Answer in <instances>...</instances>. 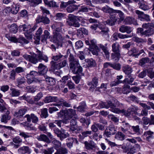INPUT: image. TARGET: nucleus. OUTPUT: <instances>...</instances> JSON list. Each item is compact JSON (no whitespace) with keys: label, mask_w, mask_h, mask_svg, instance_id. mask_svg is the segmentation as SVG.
<instances>
[{"label":"nucleus","mask_w":154,"mask_h":154,"mask_svg":"<svg viewBox=\"0 0 154 154\" xmlns=\"http://www.w3.org/2000/svg\"><path fill=\"white\" fill-rule=\"evenodd\" d=\"M67 55L69 54V58L70 62L69 65L72 72L75 74L81 73L82 71V68L80 66L78 60L75 58L74 56L70 53L69 49L67 50Z\"/></svg>","instance_id":"1"},{"label":"nucleus","mask_w":154,"mask_h":154,"mask_svg":"<svg viewBox=\"0 0 154 154\" xmlns=\"http://www.w3.org/2000/svg\"><path fill=\"white\" fill-rule=\"evenodd\" d=\"M142 27L146 29V30L144 31L142 28L137 29V32L140 34L141 36L149 37L154 34V25L153 24L149 23H143L142 25Z\"/></svg>","instance_id":"2"},{"label":"nucleus","mask_w":154,"mask_h":154,"mask_svg":"<svg viewBox=\"0 0 154 154\" xmlns=\"http://www.w3.org/2000/svg\"><path fill=\"white\" fill-rule=\"evenodd\" d=\"M119 105V102L114 98H112L110 101L99 103L98 107L99 109L106 108L107 109L110 108L109 110L115 113L117 109L116 107L118 106Z\"/></svg>","instance_id":"3"},{"label":"nucleus","mask_w":154,"mask_h":154,"mask_svg":"<svg viewBox=\"0 0 154 154\" xmlns=\"http://www.w3.org/2000/svg\"><path fill=\"white\" fill-rule=\"evenodd\" d=\"M117 109L115 113H122L126 116L131 117L133 116L134 115H137V111L138 108L134 107H129L126 111L124 109L120 110L117 108Z\"/></svg>","instance_id":"4"},{"label":"nucleus","mask_w":154,"mask_h":154,"mask_svg":"<svg viewBox=\"0 0 154 154\" xmlns=\"http://www.w3.org/2000/svg\"><path fill=\"white\" fill-rule=\"evenodd\" d=\"M75 16L72 14H69L68 16L66 23L68 25L70 26L78 28L80 26V24L76 20Z\"/></svg>","instance_id":"5"},{"label":"nucleus","mask_w":154,"mask_h":154,"mask_svg":"<svg viewBox=\"0 0 154 154\" xmlns=\"http://www.w3.org/2000/svg\"><path fill=\"white\" fill-rule=\"evenodd\" d=\"M91 27L92 29L95 30H96L97 28L100 29L101 30V31L100 32V33L102 35H106L108 34V32L109 31L108 28L102 24H94L91 26Z\"/></svg>","instance_id":"6"},{"label":"nucleus","mask_w":154,"mask_h":154,"mask_svg":"<svg viewBox=\"0 0 154 154\" xmlns=\"http://www.w3.org/2000/svg\"><path fill=\"white\" fill-rule=\"evenodd\" d=\"M53 131L57 137H59L61 140L66 138L69 136V134L66 132V130L62 128L60 130L58 128H55Z\"/></svg>","instance_id":"7"},{"label":"nucleus","mask_w":154,"mask_h":154,"mask_svg":"<svg viewBox=\"0 0 154 154\" xmlns=\"http://www.w3.org/2000/svg\"><path fill=\"white\" fill-rule=\"evenodd\" d=\"M20 27L22 28L23 31H25L24 34L25 36L29 39L32 38L31 32L32 30L31 26L29 25H27L25 24L21 26Z\"/></svg>","instance_id":"8"},{"label":"nucleus","mask_w":154,"mask_h":154,"mask_svg":"<svg viewBox=\"0 0 154 154\" xmlns=\"http://www.w3.org/2000/svg\"><path fill=\"white\" fill-rule=\"evenodd\" d=\"M50 64L52 65V68H55L57 69H60L61 68L65 66L67 64V61L66 60L57 64H56L54 61L52 60Z\"/></svg>","instance_id":"9"},{"label":"nucleus","mask_w":154,"mask_h":154,"mask_svg":"<svg viewBox=\"0 0 154 154\" xmlns=\"http://www.w3.org/2000/svg\"><path fill=\"white\" fill-rule=\"evenodd\" d=\"M135 13L138 15V18L140 20H145L147 21H150L149 16L148 15L145 14L143 12L138 10L136 11Z\"/></svg>","instance_id":"10"},{"label":"nucleus","mask_w":154,"mask_h":154,"mask_svg":"<svg viewBox=\"0 0 154 154\" xmlns=\"http://www.w3.org/2000/svg\"><path fill=\"white\" fill-rule=\"evenodd\" d=\"M23 56L27 60L32 63L35 64L38 62V56L35 54H33L32 55H24Z\"/></svg>","instance_id":"11"},{"label":"nucleus","mask_w":154,"mask_h":154,"mask_svg":"<svg viewBox=\"0 0 154 154\" xmlns=\"http://www.w3.org/2000/svg\"><path fill=\"white\" fill-rule=\"evenodd\" d=\"M98 78L94 77L92 79V81L88 83V85H91V87L90 88L89 90H94L98 85Z\"/></svg>","instance_id":"12"},{"label":"nucleus","mask_w":154,"mask_h":154,"mask_svg":"<svg viewBox=\"0 0 154 154\" xmlns=\"http://www.w3.org/2000/svg\"><path fill=\"white\" fill-rule=\"evenodd\" d=\"M124 22L125 24L130 25L133 24L135 25H138L137 21L135 18L131 17H126L125 18Z\"/></svg>","instance_id":"13"},{"label":"nucleus","mask_w":154,"mask_h":154,"mask_svg":"<svg viewBox=\"0 0 154 154\" xmlns=\"http://www.w3.org/2000/svg\"><path fill=\"white\" fill-rule=\"evenodd\" d=\"M85 147L87 150H92L96 147V144L92 140L85 141L84 142Z\"/></svg>","instance_id":"14"},{"label":"nucleus","mask_w":154,"mask_h":154,"mask_svg":"<svg viewBox=\"0 0 154 154\" xmlns=\"http://www.w3.org/2000/svg\"><path fill=\"white\" fill-rule=\"evenodd\" d=\"M53 34V39L54 42L55 43L60 42L64 39L59 32H55Z\"/></svg>","instance_id":"15"},{"label":"nucleus","mask_w":154,"mask_h":154,"mask_svg":"<svg viewBox=\"0 0 154 154\" xmlns=\"http://www.w3.org/2000/svg\"><path fill=\"white\" fill-rule=\"evenodd\" d=\"M132 30L133 29L131 27L124 25L121 26L119 28L120 32L122 33L126 32L128 34L130 33Z\"/></svg>","instance_id":"16"},{"label":"nucleus","mask_w":154,"mask_h":154,"mask_svg":"<svg viewBox=\"0 0 154 154\" xmlns=\"http://www.w3.org/2000/svg\"><path fill=\"white\" fill-rule=\"evenodd\" d=\"M117 20V19L116 16H111L109 19L104 22V24H106L109 26H112L115 24Z\"/></svg>","instance_id":"17"},{"label":"nucleus","mask_w":154,"mask_h":154,"mask_svg":"<svg viewBox=\"0 0 154 154\" xmlns=\"http://www.w3.org/2000/svg\"><path fill=\"white\" fill-rule=\"evenodd\" d=\"M10 111L7 110L5 114L3 115L2 116L1 120V122L5 123H7L8 120H10L11 118V116L10 115Z\"/></svg>","instance_id":"18"},{"label":"nucleus","mask_w":154,"mask_h":154,"mask_svg":"<svg viewBox=\"0 0 154 154\" xmlns=\"http://www.w3.org/2000/svg\"><path fill=\"white\" fill-rule=\"evenodd\" d=\"M154 132L150 131H148L144 132L143 135L146 138V139L148 141H149L153 138V134Z\"/></svg>","instance_id":"19"},{"label":"nucleus","mask_w":154,"mask_h":154,"mask_svg":"<svg viewBox=\"0 0 154 154\" xmlns=\"http://www.w3.org/2000/svg\"><path fill=\"white\" fill-rule=\"evenodd\" d=\"M123 72L127 75L131 74L132 72V69L128 65H125L122 67Z\"/></svg>","instance_id":"20"},{"label":"nucleus","mask_w":154,"mask_h":154,"mask_svg":"<svg viewBox=\"0 0 154 154\" xmlns=\"http://www.w3.org/2000/svg\"><path fill=\"white\" fill-rule=\"evenodd\" d=\"M25 117L26 118L28 122H30L31 119L33 123H35L38 121V118L33 114H31V115H26Z\"/></svg>","instance_id":"21"},{"label":"nucleus","mask_w":154,"mask_h":154,"mask_svg":"<svg viewBox=\"0 0 154 154\" xmlns=\"http://www.w3.org/2000/svg\"><path fill=\"white\" fill-rule=\"evenodd\" d=\"M19 153L21 154H24L26 153H31L30 149L29 147L27 146H23L20 148L18 149Z\"/></svg>","instance_id":"22"},{"label":"nucleus","mask_w":154,"mask_h":154,"mask_svg":"<svg viewBox=\"0 0 154 154\" xmlns=\"http://www.w3.org/2000/svg\"><path fill=\"white\" fill-rule=\"evenodd\" d=\"M47 71L46 66L42 63L39 64V75H44Z\"/></svg>","instance_id":"23"},{"label":"nucleus","mask_w":154,"mask_h":154,"mask_svg":"<svg viewBox=\"0 0 154 154\" xmlns=\"http://www.w3.org/2000/svg\"><path fill=\"white\" fill-rule=\"evenodd\" d=\"M26 111L27 110L26 109H20L15 113L14 116L16 117L20 118L25 114Z\"/></svg>","instance_id":"24"},{"label":"nucleus","mask_w":154,"mask_h":154,"mask_svg":"<svg viewBox=\"0 0 154 154\" xmlns=\"http://www.w3.org/2000/svg\"><path fill=\"white\" fill-rule=\"evenodd\" d=\"M20 7V5L19 4H13L11 8V12L14 14H17L19 11Z\"/></svg>","instance_id":"25"},{"label":"nucleus","mask_w":154,"mask_h":154,"mask_svg":"<svg viewBox=\"0 0 154 154\" xmlns=\"http://www.w3.org/2000/svg\"><path fill=\"white\" fill-rule=\"evenodd\" d=\"M11 8L10 7H7L2 10L0 9V15L2 16H6L8 14L11 12Z\"/></svg>","instance_id":"26"},{"label":"nucleus","mask_w":154,"mask_h":154,"mask_svg":"<svg viewBox=\"0 0 154 154\" xmlns=\"http://www.w3.org/2000/svg\"><path fill=\"white\" fill-rule=\"evenodd\" d=\"M112 51L114 53L120 52V46L118 42L113 43L112 46Z\"/></svg>","instance_id":"27"},{"label":"nucleus","mask_w":154,"mask_h":154,"mask_svg":"<svg viewBox=\"0 0 154 154\" xmlns=\"http://www.w3.org/2000/svg\"><path fill=\"white\" fill-rule=\"evenodd\" d=\"M131 127L128 123L123 122V124L121 127V130L123 132L125 133Z\"/></svg>","instance_id":"28"},{"label":"nucleus","mask_w":154,"mask_h":154,"mask_svg":"<svg viewBox=\"0 0 154 154\" xmlns=\"http://www.w3.org/2000/svg\"><path fill=\"white\" fill-rule=\"evenodd\" d=\"M66 117H68V120L72 118L76 114L75 110L69 109L68 110H66Z\"/></svg>","instance_id":"29"},{"label":"nucleus","mask_w":154,"mask_h":154,"mask_svg":"<svg viewBox=\"0 0 154 154\" xmlns=\"http://www.w3.org/2000/svg\"><path fill=\"white\" fill-rule=\"evenodd\" d=\"M81 130V128L76 125H71L70 127V131L73 133H77Z\"/></svg>","instance_id":"30"},{"label":"nucleus","mask_w":154,"mask_h":154,"mask_svg":"<svg viewBox=\"0 0 154 154\" xmlns=\"http://www.w3.org/2000/svg\"><path fill=\"white\" fill-rule=\"evenodd\" d=\"M57 97H56L48 96L44 100L46 103H49L57 101Z\"/></svg>","instance_id":"31"},{"label":"nucleus","mask_w":154,"mask_h":154,"mask_svg":"<svg viewBox=\"0 0 154 154\" xmlns=\"http://www.w3.org/2000/svg\"><path fill=\"white\" fill-rule=\"evenodd\" d=\"M125 135L122 132L118 131L115 136V138L116 139L122 141L125 139Z\"/></svg>","instance_id":"32"},{"label":"nucleus","mask_w":154,"mask_h":154,"mask_svg":"<svg viewBox=\"0 0 154 154\" xmlns=\"http://www.w3.org/2000/svg\"><path fill=\"white\" fill-rule=\"evenodd\" d=\"M88 31L84 28H80L77 30V35L78 36L81 35L83 34H87Z\"/></svg>","instance_id":"33"},{"label":"nucleus","mask_w":154,"mask_h":154,"mask_svg":"<svg viewBox=\"0 0 154 154\" xmlns=\"http://www.w3.org/2000/svg\"><path fill=\"white\" fill-rule=\"evenodd\" d=\"M77 10V7L75 5H70L66 8L67 11L69 13H72Z\"/></svg>","instance_id":"34"},{"label":"nucleus","mask_w":154,"mask_h":154,"mask_svg":"<svg viewBox=\"0 0 154 154\" xmlns=\"http://www.w3.org/2000/svg\"><path fill=\"white\" fill-rule=\"evenodd\" d=\"M127 100L128 101H132L137 103H138L139 102L138 98L133 94H131L130 96L127 97Z\"/></svg>","instance_id":"35"},{"label":"nucleus","mask_w":154,"mask_h":154,"mask_svg":"<svg viewBox=\"0 0 154 154\" xmlns=\"http://www.w3.org/2000/svg\"><path fill=\"white\" fill-rule=\"evenodd\" d=\"M121 57L120 52L113 53L111 54V58L115 61L119 60Z\"/></svg>","instance_id":"36"},{"label":"nucleus","mask_w":154,"mask_h":154,"mask_svg":"<svg viewBox=\"0 0 154 154\" xmlns=\"http://www.w3.org/2000/svg\"><path fill=\"white\" fill-rule=\"evenodd\" d=\"M66 110H61L59 112H57L58 117L62 118L64 116V118L68 120V117H66Z\"/></svg>","instance_id":"37"},{"label":"nucleus","mask_w":154,"mask_h":154,"mask_svg":"<svg viewBox=\"0 0 154 154\" xmlns=\"http://www.w3.org/2000/svg\"><path fill=\"white\" fill-rule=\"evenodd\" d=\"M11 91V95L12 97H17L19 96L20 93V91L14 88L10 89Z\"/></svg>","instance_id":"38"},{"label":"nucleus","mask_w":154,"mask_h":154,"mask_svg":"<svg viewBox=\"0 0 154 154\" xmlns=\"http://www.w3.org/2000/svg\"><path fill=\"white\" fill-rule=\"evenodd\" d=\"M131 91L130 86L128 85H124L122 92L124 94H127L130 92Z\"/></svg>","instance_id":"39"},{"label":"nucleus","mask_w":154,"mask_h":154,"mask_svg":"<svg viewBox=\"0 0 154 154\" xmlns=\"http://www.w3.org/2000/svg\"><path fill=\"white\" fill-rule=\"evenodd\" d=\"M46 81L47 83L51 85H54L56 83V81L54 79L50 77H48L45 78Z\"/></svg>","instance_id":"40"},{"label":"nucleus","mask_w":154,"mask_h":154,"mask_svg":"<svg viewBox=\"0 0 154 154\" xmlns=\"http://www.w3.org/2000/svg\"><path fill=\"white\" fill-rule=\"evenodd\" d=\"M87 66L89 67H94L96 65L95 61L92 59L87 60L86 61Z\"/></svg>","instance_id":"41"},{"label":"nucleus","mask_w":154,"mask_h":154,"mask_svg":"<svg viewBox=\"0 0 154 154\" xmlns=\"http://www.w3.org/2000/svg\"><path fill=\"white\" fill-rule=\"evenodd\" d=\"M128 78L125 79L124 81L129 85H131V83L134 82V79L132 77L131 74L128 75Z\"/></svg>","instance_id":"42"},{"label":"nucleus","mask_w":154,"mask_h":154,"mask_svg":"<svg viewBox=\"0 0 154 154\" xmlns=\"http://www.w3.org/2000/svg\"><path fill=\"white\" fill-rule=\"evenodd\" d=\"M86 105L85 102H82L81 103L80 105L77 108L78 110L79 111L82 112L84 111L86 109Z\"/></svg>","instance_id":"43"},{"label":"nucleus","mask_w":154,"mask_h":154,"mask_svg":"<svg viewBox=\"0 0 154 154\" xmlns=\"http://www.w3.org/2000/svg\"><path fill=\"white\" fill-rule=\"evenodd\" d=\"M17 26L16 24L14 23L11 25L10 28V32L14 33H16L17 32Z\"/></svg>","instance_id":"44"},{"label":"nucleus","mask_w":154,"mask_h":154,"mask_svg":"<svg viewBox=\"0 0 154 154\" xmlns=\"http://www.w3.org/2000/svg\"><path fill=\"white\" fill-rule=\"evenodd\" d=\"M48 116V109L47 108H43L41 109L40 116L41 118H46Z\"/></svg>","instance_id":"45"},{"label":"nucleus","mask_w":154,"mask_h":154,"mask_svg":"<svg viewBox=\"0 0 154 154\" xmlns=\"http://www.w3.org/2000/svg\"><path fill=\"white\" fill-rule=\"evenodd\" d=\"M38 75V72H37L34 71H32L30 72V74L27 75V76L28 77H32L34 79L36 80L38 79L37 76Z\"/></svg>","instance_id":"46"},{"label":"nucleus","mask_w":154,"mask_h":154,"mask_svg":"<svg viewBox=\"0 0 154 154\" xmlns=\"http://www.w3.org/2000/svg\"><path fill=\"white\" fill-rule=\"evenodd\" d=\"M68 150L66 148L61 147L57 150L54 154H67Z\"/></svg>","instance_id":"47"},{"label":"nucleus","mask_w":154,"mask_h":154,"mask_svg":"<svg viewBox=\"0 0 154 154\" xmlns=\"http://www.w3.org/2000/svg\"><path fill=\"white\" fill-rule=\"evenodd\" d=\"M26 80L23 77H21L18 78L17 79V86H18L24 84L26 82Z\"/></svg>","instance_id":"48"},{"label":"nucleus","mask_w":154,"mask_h":154,"mask_svg":"<svg viewBox=\"0 0 154 154\" xmlns=\"http://www.w3.org/2000/svg\"><path fill=\"white\" fill-rule=\"evenodd\" d=\"M49 32L47 30H45L44 32V35L43 36H42V41L43 42H44L47 39L49 38Z\"/></svg>","instance_id":"49"},{"label":"nucleus","mask_w":154,"mask_h":154,"mask_svg":"<svg viewBox=\"0 0 154 154\" xmlns=\"http://www.w3.org/2000/svg\"><path fill=\"white\" fill-rule=\"evenodd\" d=\"M19 135L23 137L25 139L32 137L31 134L30 133L20 131Z\"/></svg>","instance_id":"50"},{"label":"nucleus","mask_w":154,"mask_h":154,"mask_svg":"<svg viewBox=\"0 0 154 154\" xmlns=\"http://www.w3.org/2000/svg\"><path fill=\"white\" fill-rule=\"evenodd\" d=\"M55 148L53 147L49 148L43 150V152L44 154H52L55 151Z\"/></svg>","instance_id":"51"},{"label":"nucleus","mask_w":154,"mask_h":154,"mask_svg":"<svg viewBox=\"0 0 154 154\" xmlns=\"http://www.w3.org/2000/svg\"><path fill=\"white\" fill-rule=\"evenodd\" d=\"M39 140L46 142L47 143H50L51 141L47 136L44 134H42L40 135L39 137Z\"/></svg>","instance_id":"52"},{"label":"nucleus","mask_w":154,"mask_h":154,"mask_svg":"<svg viewBox=\"0 0 154 154\" xmlns=\"http://www.w3.org/2000/svg\"><path fill=\"white\" fill-rule=\"evenodd\" d=\"M132 39L133 41L136 42L137 44L143 43L145 42L144 39L137 36L133 37Z\"/></svg>","instance_id":"53"},{"label":"nucleus","mask_w":154,"mask_h":154,"mask_svg":"<svg viewBox=\"0 0 154 154\" xmlns=\"http://www.w3.org/2000/svg\"><path fill=\"white\" fill-rule=\"evenodd\" d=\"M42 60L47 62L48 61V58L47 56L44 54H43L41 51H39V61Z\"/></svg>","instance_id":"54"},{"label":"nucleus","mask_w":154,"mask_h":154,"mask_svg":"<svg viewBox=\"0 0 154 154\" xmlns=\"http://www.w3.org/2000/svg\"><path fill=\"white\" fill-rule=\"evenodd\" d=\"M107 128L108 129L109 131H110V133H111L113 135L115 134L117 132L116 129L113 125H110Z\"/></svg>","instance_id":"55"},{"label":"nucleus","mask_w":154,"mask_h":154,"mask_svg":"<svg viewBox=\"0 0 154 154\" xmlns=\"http://www.w3.org/2000/svg\"><path fill=\"white\" fill-rule=\"evenodd\" d=\"M116 13L118 14V15L119 17V20L121 21H124L125 20V17L124 13L120 10H116Z\"/></svg>","instance_id":"56"},{"label":"nucleus","mask_w":154,"mask_h":154,"mask_svg":"<svg viewBox=\"0 0 154 154\" xmlns=\"http://www.w3.org/2000/svg\"><path fill=\"white\" fill-rule=\"evenodd\" d=\"M63 100H64L62 99L58 100L57 98V101H56L57 102L56 103L54 104V105L55 106H57L59 109H60L61 106H63Z\"/></svg>","instance_id":"57"},{"label":"nucleus","mask_w":154,"mask_h":154,"mask_svg":"<svg viewBox=\"0 0 154 154\" xmlns=\"http://www.w3.org/2000/svg\"><path fill=\"white\" fill-rule=\"evenodd\" d=\"M6 37L9 41L14 42H17L18 39L15 37H12L9 34L6 35Z\"/></svg>","instance_id":"58"},{"label":"nucleus","mask_w":154,"mask_h":154,"mask_svg":"<svg viewBox=\"0 0 154 154\" xmlns=\"http://www.w3.org/2000/svg\"><path fill=\"white\" fill-rule=\"evenodd\" d=\"M138 51V50L137 48H134L128 52V53L129 54L133 56L136 57V54H135V53H137Z\"/></svg>","instance_id":"59"},{"label":"nucleus","mask_w":154,"mask_h":154,"mask_svg":"<svg viewBox=\"0 0 154 154\" xmlns=\"http://www.w3.org/2000/svg\"><path fill=\"white\" fill-rule=\"evenodd\" d=\"M40 22L48 24L50 22L49 19L46 17L42 16L40 19Z\"/></svg>","instance_id":"60"},{"label":"nucleus","mask_w":154,"mask_h":154,"mask_svg":"<svg viewBox=\"0 0 154 154\" xmlns=\"http://www.w3.org/2000/svg\"><path fill=\"white\" fill-rule=\"evenodd\" d=\"M148 114V111L146 109H143L141 112L140 113L137 112V115L139 116H146Z\"/></svg>","instance_id":"61"},{"label":"nucleus","mask_w":154,"mask_h":154,"mask_svg":"<svg viewBox=\"0 0 154 154\" xmlns=\"http://www.w3.org/2000/svg\"><path fill=\"white\" fill-rule=\"evenodd\" d=\"M63 26V24L61 22L55 23L51 26L52 29H55V28L61 27Z\"/></svg>","instance_id":"62"},{"label":"nucleus","mask_w":154,"mask_h":154,"mask_svg":"<svg viewBox=\"0 0 154 154\" xmlns=\"http://www.w3.org/2000/svg\"><path fill=\"white\" fill-rule=\"evenodd\" d=\"M63 57V55L59 54H58L53 56L52 59L55 61H58L60 60Z\"/></svg>","instance_id":"63"},{"label":"nucleus","mask_w":154,"mask_h":154,"mask_svg":"<svg viewBox=\"0 0 154 154\" xmlns=\"http://www.w3.org/2000/svg\"><path fill=\"white\" fill-rule=\"evenodd\" d=\"M111 67L113 68L114 69L118 70H119L121 68V65L119 63H114L112 64Z\"/></svg>","instance_id":"64"}]
</instances>
